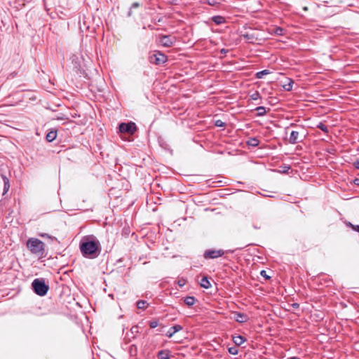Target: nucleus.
<instances>
[{
	"mask_svg": "<svg viewBox=\"0 0 359 359\" xmlns=\"http://www.w3.org/2000/svg\"><path fill=\"white\" fill-rule=\"evenodd\" d=\"M158 325V321H156V320L151 321V322H150V323H149V326H150V327H151V328H155V327H156Z\"/></svg>",
	"mask_w": 359,
	"mask_h": 359,
	"instance_id": "bb28decb",
	"label": "nucleus"
},
{
	"mask_svg": "<svg viewBox=\"0 0 359 359\" xmlns=\"http://www.w3.org/2000/svg\"><path fill=\"white\" fill-rule=\"evenodd\" d=\"M243 37L246 38V39H250L249 36H248V34H244Z\"/></svg>",
	"mask_w": 359,
	"mask_h": 359,
	"instance_id": "f704fd0d",
	"label": "nucleus"
},
{
	"mask_svg": "<svg viewBox=\"0 0 359 359\" xmlns=\"http://www.w3.org/2000/svg\"><path fill=\"white\" fill-rule=\"evenodd\" d=\"M32 287L34 292L39 296H44L49 288L42 279H35L32 283Z\"/></svg>",
	"mask_w": 359,
	"mask_h": 359,
	"instance_id": "7ed1b4c3",
	"label": "nucleus"
},
{
	"mask_svg": "<svg viewBox=\"0 0 359 359\" xmlns=\"http://www.w3.org/2000/svg\"><path fill=\"white\" fill-rule=\"evenodd\" d=\"M179 285H180V286H183V285H184V283H182V282H180H180H179Z\"/></svg>",
	"mask_w": 359,
	"mask_h": 359,
	"instance_id": "e433bc0d",
	"label": "nucleus"
},
{
	"mask_svg": "<svg viewBox=\"0 0 359 359\" xmlns=\"http://www.w3.org/2000/svg\"><path fill=\"white\" fill-rule=\"evenodd\" d=\"M233 341L236 346H240L243 344L246 339L243 337L238 335L233 337Z\"/></svg>",
	"mask_w": 359,
	"mask_h": 359,
	"instance_id": "9b49d317",
	"label": "nucleus"
},
{
	"mask_svg": "<svg viewBox=\"0 0 359 359\" xmlns=\"http://www.w3.org/2000/svg\"><path fill=\"white\" fill-rule=\"evenodd\" d=\"M57 137V132L55 130L50 131L46 137V139L48 142H50L55 140Z\"/></svg>",
	"mask_w": 359,
	"mask_h": 359,
	"instance_id": "ddd939ff",
	"label": "nucleus"
},
{
	"mask_svg": "<svg viewBox=\"0 0 359 359\" xmlns=\"http://www.w3.org/2000/svg\"><path fill=\"white\" fill-rule=\"evenodd\" d=\"M353 229L359 232V225L353 226Z\"/></svg>",
	"mask_w": 359,
	"mask_h": 359,
	"instance_id": "473e14b6",
	"label": "nucleus"
},
{
	"mask_svg": "<svg viewBox=\"0 0 359 359\" xmlns=\"http://www.w3.org/2000/svg\"><path fill=\"white\" fill-rule=\"evenodd\" d=\"M229 352L232 354V355H237L238 353V350L237 348V347L236 346H233V347H230L229 348Z\"/></svg>",
	"mask_w": 359,
	"mask_h": 359,
	"instance_id": "393cba45",
	"label": "nucleus"
},
{
	"mask_svg": "<svg viewBox=\"0 0 359 359\" xmlns=\"http://www.w3.org/2000/svg\"><path fill=\"white\" fill-rule=\"evenodd\" d=\"M224 255V251L222 249L215 250L210 249L204 252L203 257L205 259H216Z\"/></svg>",
	"mask_w": 359,
	"mask_h": 359,
	"instance_id": "423d86ee",
	"label": "nucleus"
},
{
	"mask_svg": "<svg viewBox=\"0 0 359 359\" xmlns=\"http://www.w3.org/2000/svg\"><path fill=\"white\" fill-rule=\"evenodd\" d=\"M200 285L201 287H203L205 289H208V288L211 287V284L206 276H204L201 278Z\"/></svg>",
	"mask_w": 359,
	"mask_h": 359,
	"instance_id": "f8f14e48",
	"label": "nucleus"
},
{
	"mask_svg": "<svg viewBox=\"0 0 359 359\" xmlns=\"http://www.w3.org/2000/svg\"><path fill=\"white\" fill-rule=\"evenodd\" d=\"M287 83H285L283 85V88L285 90H287V91H290L292 90V84H293V81L291 80V79H287Z\"/></svg>",
	"mask_w": 359,
	"mask_h": 359,
	"instance_id": "a211bd4d",
	"label": "nucleus"
},
{
	"mask_svg": "<svg viewBox=\"0 0 359 359\" xmlns=\"http://www.w3.org/2000/svg\"><path fill=\"white\" fill-rule=\"evenodd\" d=\"M233 314V319L238 323H245L249 319L248 315L243 313L234 312Z\"/></svg>",
	"mask_w": 359,
	"mask_h": 359,
	"instance_id": "6e6552de",
	"label": "nucleus"
},
{
	"mask_svg": "<svg viewBox=\"0 0 359 359\" xmlns=\"http://www.w3.org/2000/svg\"><path fill=\"white\" fill-rule=\"evenodd\" d=\"M248 144L250 146L256 147L259 144V140L255 138H252L248 142Z\"/></svg>",
	"mask_w": 359,
	"mask_h": 359,
	"instance_id": "b1692460",
	"label": "nucleus"
},
{
	"mask_svg": "<svg viewBox=\"0 0 359 359\" xmlns=\"http://www.w3.org/2000/svg\"><path fill=\"white\" fill-rule=\"evenodd\" d=\"M158 357L159 359H169L170 352L167 350L161 351L158 352Z\"/></svg>",
	"mask_w": 359,
	"mask_h": 359,
	"instance_id": "4468645a",
	"label": "nucleus"
},
{
	"mask_svg": "<svg viewBox=\"0 0 359 359\" xmlns=\"http://www.w3.org/2000/svg\"><path fill=\"white\" fill-rule=\"evenodd\" d=\"M160 43L164 47H171L175 42V37H171L170 35H161L159 40Z\"/></svg>",
	"mask_w": 359,
	"mask_h": 359,
	"instance_id": "0eeeda50",
	"label": "nucleus"
},
{
	"mask_svg": "<svg viewBox=\"0 0 359 359\" xmlns=\"http://www.w3.org/2000/svg\"><path fill=\"white\" fill-rule=\"evenodd\" d=\"M290 359H299V358H297L296 357H292V358H290Z\"/></svg>",
	"mask_w": 359,
	"mask_h": 359,
	"instance_id": "58836bf2",
	"label": "nucleus"
},
{
	"mask_svg": "<svg viewBox=\"0 0 359 359\" xmlns=\"http://www.w3.org/2000/svg\"><path fill=\"white\" fill-rule=\"evenodd\" d=\"M258 116H264L266 114V109L264 107H258L256 108Z\"/></svg>",
	"mask_w": 359,
	"mask_h": 359,
	"instance_id": "aec40b11",
	"label": "nucleus"
},
{
	"mask_svg": "<svg viewBox=\"0 0 359 359\" xmlns=\"http://www.w3.org/2000/svg\"><path fill=\"white\" fill-rule=\"evenodd\" d=\"M167 60V56L160 51H155L154 53L149 57V61L155 65L163 64Z\"/></svg>",
	"mask_w": 359,
	"mask_h": 359,
	"instance_id": "39448f33",
	"label": "nucleus"
},
{
	"mask_svg": "<svg viewBox=\"0 0 359 359\" xmlns=\"http://www.w3.org/2000/svg\"><path fill=\"white\" fill-rule=\"evenodd\" d=\"M179 285H180V286H183V285H184V283H182V282H180H180H179Z\"/></svg>",
	"mask_w": 359,
	"mask_h": 359,
	"instance_id": "4c0bfd02",
	"label": "nucleus"
},
{
	"mask_svg": "<svg viewBox=\"0 0 359 359\" xmlns=\"http://www.w3.org/2000/svg\"><path fill=\"white\" fill-rule=\"evenodd\" d=\"M80 250L84 257L94 258L97 256L99 243L96 241L81 243Z\"/></svg>",
	"mask_w": 359,
	"mask_h": 359,
	"instance_id": "f03ea898",
	"label": "nucleus"
},
{
	"mask_svg": "<svg viewBox=\"0 0 359 359\" xmlns=\"http://www.w3.org/2000/svg\"><path fill=\"white\" fill-rule=\"evenodd\" d=\"M222 0H207V3L210 6H217L221 4Z\"/></svg>",
	"mask_w": 359,
	"mask_h": 359,
	"instance_id": "5701e85b",
	"label": "nucleus"
},
{
	"mask_svg": "<svg viewBox=\"0 0 359 359\" xmlns=\"http://www.w3.org/2000/svg\"><path fill=\"white\" fill-rule=\"evenodd\" d=\"M139 6H140L139 4L135 2V3L133 4L132 8H137V7H139Z\"/></svg>",
	"mask_w": 359,
	"mask_h": 359,
	"instance_id": "2f4dec72",
	"label": "nucleus"
},
{
	"mask_svg": "<svg viewBox=\"0 0 359 359\" xmlns=\"http://www.w3.org/2000/svg\"><path fill=\"white\" fill-rule=\"evenodd\" d=\"M270 72L267 69L259 72L256 74L257 79H262L264 75L269 74Z\"/></svg>",
	"mask_w": 359,
	"mask_h": 359,
	"instance_id": "412c9836",
	"label": "nucleus"
},
{
	"mask_svg": "<svg viewBox=\"0 0 359 359\" xmlns=\"http://www.w3.org/2000/svg\"><path fill=\"white\" fill-rule=\"evenodd\" d=\"M283 32V29L281 28H276L275 33L278 35H281Z\"/></svg>",
	"mask_w": 359,
	"mask_h": 359,
	"instance_id": "c756f323",
	"label": "nucleus"
},
{
	"mask_svg": "<svg viewBox=\"0 0 359 359\" xmlns=\"http://www.w3.org/2000/svg\"><path fill=\"white\" fill-rule=\"evenodd\" d=\"M227 50H224V49H222L221 50V53H226Z\"/></svg>",
	"mask_w": 359,
	"mask_h": 359,
	"instance_id": "c9c22d12",
	"label": "nucleus"
},
{
	"mask_svg": "<svg viewBox=\"0 0 359 359\" xmlns=\"http://www.w3.org/2000/svg\"><path fill=\"white\" fill-rule=\"evenodd\" d=\"M317 128L320 129L321 130H323V132H325V133H328V128L327 127V126H325L324 123H319L318 125H317Z\"/></svg>",
	"mask_w": 359,
	"mask_h": 359,
	"instance_id": "4be33fe9",
	"label": "nucleus"
},
{
	"mask_svg": "<svg viewBox=\"0 0 359 359\" xmlns=\"http://www.w3.org/2000/svg\"><path fill=\"white\" fill-rule=\"evenodd\" d=\"M261 275L264 277L266 279H269L270 278V276H269L267 274H266V271H261Z\"/></svg>",
	"mask_w": 359,
	"mask_h": 359,
	"instance_id": "c85d7f7f",
	"label": "nucleus"
},
{
	"mask_svg": "<svg viewBox=\"0 0 359 359\" xmlns=\"http://www.w3.org/2000/svg\"><path fill=\"white\" fill-rule=\"evenodd\" d=\"M184 302L187 306H190L195 304L196 299L194 297H187L184 298Z\"/></svg>",
	"mask_w": 359,
	"mask_h": 359,
	"instance_id": "dca6fc26",
	"label": "nucleus"
},
{
	"mask_svg": "<svg viewBox=\"0 0 359 359\" xmlns=\"http://www.w3.org/2000/svg\"><path fill=\"white\" fill-rule=\"evenodd\" d=\"M299 133L298 131L292 130L288 138V142L290 144H294L299 142Z\"/></svg>",
	"mask_w": 359,
	"mask_h": 359,
	"instance_id": "9d476101",
	"label": "nucleus"
},
{
	"mask_svg": "<svg viewBox=\"0 0 359 359\" xmlns=\"http://www.w3.org/2000/svg\"><path fill=\"white\" fill-rule=\"evenodd\" d=\"M257 95H258V94H254V95H252V98H253V99H256V97L257 96Z\"/></svg>",
	"mask_w": 359,
	"mask_h": 359,
	"instance_id": "72a5a7b5",
	"label": "nucleus"
},
{
	"mask_svg": "<svg viewBox=\"0 0 359 359\" xmlns=\"http://www.w3.org/2000/svg\"><path fill=\"white\" fill-rule=\"evenodd\" d=\"M215 126L217 127H223L224 126V123L222 120H217L215 121Z\"/></svg>",
	"mask_w": 359,
	"mask_h": 359,
	"instance_id": "cd10ccee",
	"label": "nucleus"
},
{
	"mask_svg": "<svg viewBox=\"0 0 359 359\" xmlns=\"http://www.w3.org/2000/svg\"><path fill=\"white\" fill-rule=\"evenodd\" d=\"M354 166H355V168L359 170V161H355L354 163Z\"/></svg>",
	"mask_w": 359,
	"mask_h": 359,
	"instance_id": "7c9ffc66",
	"label": "nucleus"
},
{
	"mask_svg": "<svg viewBox=\"0 0 359 359\" xmlns=\"http://www.w3.org/2000/svg\"><path fill=\"white\" fill-rule=\"evenodd\" d=\"M121 133L133 135L137 130V126L133 122L122 123L118 126Z\"/></svg>",
	"mask_w": 359,
	"mask_h": 359,
	"instance_id": "20e7f679",
	"label": "nucleus"
},
{
	"mask_svg": "<svg viewBox=\"0 0 359 359\" xmlns=\"http://www.w3.org/2000/svg\"><path fill=\"white\" fill-rule=\"evenodd\" d=\"M212 21L215 22L217 25H220L224 22V18L222 16H215L212 18Z\"/></svg>",
	"mask_w": 359,
	"mask_h": 359,
	"instance_id": "6ab92c4d",
	"label": "nucleus"
},
{
	"mask_svg": "<svg viewBox=\"0 0 359 359\" xmlns=\"http://www.w3.org/2000/svg\"><path fill=\"white\" fill-rule=\"evenodd\" d=\"M27 248L32 253L39 257H42L45 254V243L38 238H31L27 241Z\"/></svg>",
	"mask_w": 359,
	"mask_h": 359,
	"instance_id": "f257e3e1",
	"label": "nucleus"
},
{
	"mask_svg": "<svg viewBox=\"0 0 359 359\" xmlns=\"http://www.w3.org/2000/svg\"><path fill=\"white\" fill-rule=\"evenodd\" d=\"M304 11H307V10H308L307 7H304Z\"/></svg>",
	"mask_w": 359,
	"mask_h": 359,
	"instance_id": "ea45409f",
	"label": "nucleus"
},
{
	"mask_svg": "<svg viewBox=\"0 0 359 359\" xmlns=\"http://www.w3.org/2000/svg\"><path fill=\"white\" fill-rule=\"evenodd\" d=\"M149 304L144 300H140L137 302V306L140 309H145L147 308Z\"/></svg>",
	"mask_w": 359,
	"mask_h": 359,
	"instance_id": "f3484780",
	"label": "nucleus"
},
{
	"mask_svg": "<svg viewBox=\"0 0 359 359\" xmlns=\"http://www.w3.org/2000/svg\"><path fill=\"white\" fill-rule=\"evenodd\" d=\"M130 332L133 334H137L139 333V327L137 325L133 326L130 329Z\"/></svg>",
	"mask_w": 359,
	"mask_h": 359,
	"instance_id": "a878e982",
	"label": "nucleus"
},
{
	"mask_svg": "<svg viewBox=\"0 0 359 359\" xmlns=\"http://www.w3.org/2000/svg\"><path fill=\"white\" fill-rule=\"evenodd\" d=\"M3 180H4V193H3V194L4 195L10 189V183H9L8 179L6 177H4Z\"/></svg>",
	"mask_w": 359,
	"mask_h": 359,
	"instance_id": "2eb2a0df",
	"label": "nucleus"
},
{
	"mask_svg": "<svg viewBox=\"0 0 359 359\" xmlns=\"http://www.w3.org/2000/svg\"><path fill=\"white\" fill-rule=\"evenodd\" d=\"M182 330V327L180 325H175L168 330V332H166V336L168 338H171L176 332L181 331Z\"/></svg>",
	"mask_w": 359,
	"mask_h": 359,
	"instance_id": "1a4fd4ad",
	"label": "nucleus"
}]
</instances>
